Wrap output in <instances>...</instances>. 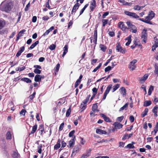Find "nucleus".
<instances>
[{"label":"nucleus","instance_id":"f257e3e1","mask_svg":"<svg viewBox=\"0 0 158 158\" xmlns=\"http://www.w3.org/2000/svg\"><path fill=\"white\" fill-rule=\"evenodd\" d=\"M12 6V4L11 2L5 1L2 2L1 4L0 8L2 11L9 13L11 10Z\"/></svg>","mask_w":158,"mask_h":158},{"label":"nucleus","instance_id":"f03ea898","mask_svg":"<svg viewBox=\"0 0 158 158\" xmlns=\"http://www.w3.org/2000/svg\"><path fill=\"white\" fill-rule=\"evenodd\" d=\"M126 23L128 27L127 29H130V31L132 32L136 33L137 31V28L135 26L129 21L127 22Z\"/></svg>","mask_w":158,"mask_h":158},{"label":"nucleus","instance_id":"7ed1b4c3","mask_svg":"<svg viewBox=\"0 0 158 158\" xmlns=\"http://www.w3.org/2000/svg\"><path fill=\"white\" fill-rule=\"evenodd\" d=\"M147 30L144 29L141 34V40L142 44H145L146 42L147 39L148 35L147 32Z\"/></svg>","mask_w":158,"mask_h":158},{"label":"nucleus","instance_id":"20e7f679","mask_svg":"<svg viewBox=\"0 0 158 158\" xmlns=\"http://www.w3.org/2000/svg\"><path fill=\"white\" fill-rule=\"evenodd\" d=\"M89 100V98H87L81 103L80 106V112H82L85 109L86 107V104Z\"/></svg>","mask_w":158,"mask_h":158},{"label":"nucleus","instance_id":"39448f33","mask_svg":"<svg viewBox=\"0 0 158 158\" xmlns=\"http://www.w3.org/2000/svg\"><path fill=\"white\" fill-rule=\"evenodd\" d=\"M155 15V14L152 11H151L149 12L148 15L145 17V19H147L148 22V24H152L150 21L154 17Z\"/></svg>","mask_w":158,"mask_h":158},{"label":"nucleus","instance_id":"423d86ee","mask_svg":"<svg viewBox=\"0 0 158 158\" xmlns=\"http://www.w3.org/2000/svg\"><path fill=\"white\" fill-rule=\"evenodd\" d=\"M137 62L136 60L134 59L131 61L129 65L128 68L131 70L133 71L135 70L136 68L135 64Z\"/></svg>","mask_w":158,"mask_h":158},{"label":"nucleus","instance_id":"0eeeda50","mask_svg":"<svg viewBox=\"0 0 158 158\" xmlns=\"http://www.w3.org/2000/svg\"><path fill=\"white\" fill-rule=\"evenodd\" d=\"M125 14L127 15L130 16L135 19H139V17L136 13L129 12L128 11H125Z\"/></svg>","mask_w":158,"mask_h":158},{"label":"nucleus","instance_id":"6e6552de","mask_svg":"<svg viewBox=\"0 0 158 158\" xmlns=\"http://www.w3.org/2000/svg\"><path fill=\"white\" fill-rule=\"evenodd\" d=\"M112 85L111 84H110L107 87L105 92L103 95L102 98L103 100H104L106 99L107 95L109 93L110 89L112 88Z\"/></svg>","mask_w":158,"mask_h":158},{"label":"nucleus","instance_id":"1a4fd4ad","mask_svg":"<svg viewBox=\"0 0 158 158\" xmlns=\"http://www.w3.org/2000/svg\"><path fill=\"white\" fill-rule=\"evenodd\" d=\"M116 49L118 52H120L122 53L123 54L125 53V50L123 49L119 44L117 45Z\"/></svg>","mask_w":158,"mask_h":158},{"label":"nucleus","instance_id":"9d476101","mask_svg":"<svg viewBox=\"0 0 158 158\" xmlns=\"http://www.w3.org/2000/svg\"><path fill=\"white\" fill-rule=\"evenodd\" d=\"M119 27L123 31H125L126 29H127V27L125 25L123 22H119L118 24Z\"/></svg>","mask_w":158,"mask_h":158},{"label":"nucleus","instance_id":"9b49d317","mask_svg":"<svg viewBox=\"0 0 158 158\" xmlns=\"http://www.w3.org/2000/svg\"><path fill=\"white\" fill-rule=\"evenodd\" d=\"M94 34L93 42L96 44L97 39V30L96 27L94 29Z\"/></svg>","mask_w":158,"mask_h":158},{"label":"nucleus","instance_id":"f8f14e48","mask_svg":"<svg viewBox=\"0 0 158 158\" xmlns=\"http://www.w3.org/2000/svg\"><path fill=\"white\" fill-rule=\"evenodd\" d=\"M91 151V149H89L87 151L86 153L82 155L81 158H87L89 157L90 155Z\"/></svg>","mask_w":158,"mask_h":158},{"label":"nucleus","instance_id":"ddd939ff","mask_svg":"<svg viewBox=\"0 0 158 158\" xmlns=\"http://www.w3.org/2000/svg\"><path fill=\"white\" fill-rule=\"evenodd\" d=\"M148 75L147 74H145L142 77L139 79V81L141 83H143L147 79Z\"/></svg>","mask_w":158,"mask_h":158},{"label":"nucleus","instance_id":"4468645a","mask_svg":"<svg viewBox=\"0 0 158 158\" xmlns=\"http://www.w3.org/2000/svg\"><path fill=\"white\" fill-rule=\"evenodd\" d=\"M119 91L122 95L124 97L126 94V90L124 87H121L119 90Z\"/></svg>","mask_w":158,"mask_h":158},{"label":"nucleus","instance_id":"2eb2a0df","mask_svg":"<svg viewBox=\"0 0 158 158\" xmlns=\"http://www.w3.org/2000/svg\"><path fill=\"white\" fill-rule=\"evenodd\" d=\"M44 77H42V76L37 74L35 76L34 80L36 82H40L41 81V78H44Z\"/></svg>","mask_w":158,"mask_h":158},{"label":"nucleus","instance_id":"dca6fc26","mask_svg":"<svg viewBox=\"0 0 158 158\" xmlns=\"http://www.w3.org/2000/svg\"><path fill=\"white\" fill-rule=\"evenodd\" d=\"M96 133L100 135L106 134H107V132L106 131L99 129H96Z\"/></svg>","mask_w":158,"mask_h":158},{"label":"nucleus","instance_id":"f3484780","mask_svg":"<svg viewBox=\"0 0 158 158\" xmlns=\"http://www.w3.org/2000/svg\"><path fill=\"white\" fill-rule=\"evenodd\" d=\"M113 125L114 126V127L116 129H120L122 127L123 125L118 122H115L114 123Z\"/></svg>","mask_w":158,"mask_h":158},{"label":"nucleus","instance_id":"a211bd4d","mask_svg":"<svg viewBox=\"0 0 158 158\" xmlns=\"http://www.w3.org/2000/svg\"><path fill=\"white\" fill-rule=\"evenodd\" d=\"M96 5V2L94 0L92 2L90 5V9L91 10L90 11H92L94 9Z\"/></svg>","mask_w":158,"mask_h":158},{"label":"nucleus","instance_id":"6ab92c4d","mask_svg":"<svg viewBox=\"0 0 158 158\" xmlns=\"http://www.w3.org/2000/svg\"><path fill=\"white\" fill-rule=\"evenodd\" d=\"M132 135V134H125L122 138V140H123L127 139H129L131 137V136Z\"/></svg>","mask_w":158,"mask_h":158},{"label":"nucleus","instance_id":"aec40b11","mask_svg":"<svg viewBox=\"0 0 158 158\" xmlns=\"http://www.w3.org/2000/svg\"><path fill=\"white\" fill-rule=\"evenodd\" d=\"M98 106L96 104H94L92 107V111L94 112L98 111L97 109Z\"/></svg>","mask_w":158,"mask_h":158},{"label":"nucleus","instance_id":"412c9836","mask_svg":"<svg viewBox=\"0 0 158 158\" xmlns=\"http://www.w3.org/2000/svg\"><path fill=\"white\" fill-rule=\"evenodd\" d=\"M64 49L63 53L62 55V56L63 57L68 52V46L65 45L64 48Z\"/></svg>","mask_w":158,"mask_h":158},{"label":"nucleus","instance_id":"4be33fe9","mask_svg":"<svg viewBox=\"0 0 158 158\" xmlns=\"http://www.w3.org/2000/svg\"><path fill=\"white\" fill-rule=\"evenodd\" d=\"M100 115L103 118L105 121L107 122H110V120L109 118L107 117L105 115L103 114H101Z\"/></svg>","mask_w":158,"mask_h":158},{"label":"nucleus","instance_id":"5701e85b","mask_svg":"<svg viewBox=\"0 0 158 158\" xmlns=\"http://www.w3.org/2000/svg\"><path fill=\"white\" fill-rule=\"evenodd\" d=\"M37 125L36 124H35V125L33 127L31 133L29 134V135L34 134L36 131L37 129Z\"/></svg>","mask_w":158,"mask_h":158},{"label":"nucleus","instance_id":"b1692460","mask_svg":"<svg viewBox=\"0 0 158 158\" xmlns=\"http://www.w3.org/2000/svg\"><path fill=\"white\" fill-rule=\"evenodd\" d=\"M99 47L101 50L103 52H105L107 48L106 46L102 44H100L99 45Z\"/></svg>","mask_w":158,"mask_h":158},{"label":"nucleus","instance_id":"393cba45","mask_svg":"<svg viewBox=\"0 0 158 158\" xmlns=\"http://www.w3.org/2000/svg\"><path fill=\"white\" fill-rule=\"evenodd\" d=\"M154 73L155 75L158 76V64H156L155 66Z\"/></svg>","mask_w":158,"mask_h":158},{"label":"nucleus","instance_id":"a878e982","mask_svg":"<svg viewBox=\"0 0 158 158\" xmlns=\"http://www.w3.org/2000/svg\"><path fill=\"white\" fill-rule=\"evenodd\" d=\"M12 156L13 158H18L19 156V155L17 152H13Z\"/></svg>","mask_w":158,"mask_h":158},{"label":"nucleus","instance_id":"bb28decb","mask_svg":"<svg viewBox=\"0 0 158 158\" xmlns=\"http://www.w3.org/2000/svg\"><path fill=\"white\" fill-rule=\"evenodd\" d=\"M78 3H77L76 4L73 6L72 10V12H75L76 11V10L78 9Z\"/></svg>","mask_w":158,"mask_h":158},{"label":"nucleus","instance_id":"cd10ccee","mask_svg":"<svg viewBox=\"0 0 158 158\" xmlns=\"http://www.w3.org/2000/svg\"><path fill=\"white\" fill-rule=\"evenodd\" d=\"M126 39L127 40V42L126 43L125 45L126 46H128L130 44L131 42V36H129Z\"/></svg>","mask_w":158,"mask_h":158},{"label":"nucleus","instance_id":"c85d7f7f","mask_svg":"<svg viewBox=\"0 0 158 158\" xmlns=\"http://www.w3.org/2000/svg\"><path fill=\"white\" fill-rule=\"evenodd\" d=\"M151 102L150 101H146L144 102L143 106H148L151 105Z\"/></svg>","mask_w":158,"mask_h":158},{"label":"nucleus","instance_id":"c756f323","mask_svg":"<svg viewBox=\"0 0 158 158\" xmlns=\"http://www.w3.org/2000/svg\"><path fill=\"white\" fill-rule=\"evenodd\" d=\"M6 24L4 20H0V29L4 27Z\"/></svg>","mask_w":158,"mask_h":158},{"label":"nucleus","instance_id":"7c9ffc66","mask_svg":"<svg viewBox=\"0 0 158 158\" xmlns=\"http://www.w3.org/2000/svg\"><path fill=\"white\" fill-rule=\"evenodd\" d=\"M118 1L122 3L123 5H130L131 4L130 3H128L125 1L124 0H118Z\"/></svg>","mask_w":158,"mask_h":158},{"label":"nucleus","instance_id":"2f4dec72","mask_svg":"<svg viewBox=\"0 0 158 158\" xmlns=\"http://www.w3.org/2000/svg\"><path fill=\"white\" fill-rule=\"evenodd\" d=\"M128 105V103H126L123 107H122L120 108L119 111H122L124 110H127V108Z\"/></svg>","mask_w":158,"mask_h":158},{"label":"nucleus","instance_id":"473e14b6","mask_svg":"<svg viewBox=\"0 0 158 158\" xmlns=\"http://www.w3.org/2000/svg\"><path fill=\"white\" fill-rule=\"evenodd\" d=\"M39 43V41H37L35 43L33 44L30 47L29 49H32L35 47L36 45Z\"/></svg>","mask_w":158,"mask_h":158},{"label":"nucleus","instance_id":"72a5a7b5","mask_svg":"<svg viewBox=\"0 0 158 158\" xmlns=\"http://www.w3.org/2000/svg\"><path fill=\"white\" fill-rule=\"evenodd\" d=\"M21 80L27 83H31V80L25 77L22 78Z\"/></svg>","mask_w":158,"mask_h":158},{"label":"nucleus","instance_id":"f704fd0d","mask_svg":"<svg viewBox=\"0 0 158 158\" xmlns=\"http://www.w3.org/2000/svg\"><path fill=\"white\" fill-rule=\"evenodd\" d=\"M120 86V85L119 84H117L113 86V89L112 91V92H114L115 91L118 89L119 88Z\"/></svg>","mask_w":158,"mask_h":158},{"label":"nucleus","instance_id":"c9c22d12","mask_svg":"<svg viewBox=\"0 0 158 158\" xmlns=\"http://www.w3.org/2000/svg\"><path fill=\"white\" fill-rule=\"evenodd\" d=\"M148 111V108L145 109L144 111L141 114L142 117H143L147 115Z\"/></svg>","mask_w":158,"mask_h":158},{"label":"nucleus","instance_id":"e433bc0d","mask_svg":"<svg viewBox=\"0 0 158 158\" xmlns=\"http://www.w3.org/2000/svg\"><path fill=\"white\" fill-rule=\"evenodd\" d=\"M74 139H71L69 142V147H72L74 144Z\"/></svg>","mask_w":158,"mask_h":158},{"label":"nucleus","instance_id":"4c0bfd02","mask_svg":"<svg viewBox=\"0 0 158 158\" xmlns=\"http://www.w3.org/2000/svg\"><path fill=\"white\" fill-rule=\"evenodd\" d=\"M108 21V20L107 19H103L102 20V26L104 27L105 25L107 24Z\"/></svg>","mask_w":158,"mask_h":158},{"label":"nucleus","instance_id":"58836bf2","mask_svg":"<svg viewBox=\"0 0 158 158\" xmlns=\"http://www.w3.org/2000/svg\"><path fill=\"white\" fill-rule=\"evenodd\" d=\"M154 40L155 43L154 45L156 46V47H158V39L156 37H155L154 38Z\"/></svg>","mask_w":158,"mask_h":158},{"label":"nucleus","instance_id":"ea45409f","mask_svg":"<svg viewBox=\"0 0 158 158\" xmlns=\"http://www.w3.org/2000/svg\"><path fill=\"white\" fill-rule=\"evenodd\" d=\"M153 89H154V88L152 86V85L150 86L149 88V89L148 92V94L149 95H151L152 91L153 90Z\"/></svg>","mask_w":158,"mask_h":158},{"label":"nucleus","instance_id":"a19ab883","mask_svg":"<svg viewBox=\"0 0 158 158\" xmlns=\"http://www.w3.org/2000/svg\"><path fill=\"white\" fill-rule=\"evenodd\" d=\"M71 109L70 108V107L69 108L67 111L66 114V117H68L69 116L71 113Z\"/></svg>","mask_w":158,"mask_h":158},{"label":"nucleus","instance_id":"79ce46f5","mask_svg":"<svg viewBox=\"0 0 158 158\" xmlns=\"http://www.w3.org/2000/svg\"><path fill=\"white\" fill-rule=\"evenodd\" d=\"M88 5L89 4H87L84 6L83 9L81 10L80 13V15H81L83 13V12L84 11L85 9L88 7Z\"/></svg>","mask_w":158,"mask_h":158},{"label":"nucleus","instance_id":"37998d69","mask_svg":"<svg viewBox=\"0 0 158 158\" xmlns=\"http://www.w3.org/2000/svg\"><path fill=\"white\" fill-rule=\"evenodd\" d=\"M67 154V152H64L60 156V158H67V156H66Z\"/></svg>","mask_w":158,"mask_h":158},{"label":"nucleus","instance_id":"c03bdc74","mask_svg":"<svg viewBox=\"0 0 158 158\" xmlns=\"http://www.w3.org/2000/svg\"><path fill=\"white\" fill-rule=\"evenodd\" d=\"M102 65V63H99V65L96 68H95L93 71V72H96L99 68H100V67H101Z\"/></svg>","mask_w":158,"mask_h":158},{"label":"nucleus","instance_id":"a18cd8bd","mask_svg":"<svg viewBox=\"0 0 158 158\" xmlns=\"http://www.w3.org/2000/svg\"><path fill=\"white\" fill-rule=\"evenodd\" d=\"M11 135L9 132H7L6 134V138L7 139H9L11 138Z\"/></svg>","mask_w":158,"mask_h":158},{"label":"nucleus","instance_id":"49530a36","mask_svg":"<svg viewBox=\"0 0 158 158\" xmlns=\"http://www.w3.org/2000/svg\"><path fill=\"white\" fill-rule=\"evenodd\" d=\"M158 109V107L157 106H154L152 110V112L154 113H157V110Z\"/></svg>","mask_w":158,"mask_h":158},{"label":"nucleus","instance_id":"de8ad7c7","mask_svg":"<svg viewBox=\"0 0 158 158\" xmlns=\"http://www.w3.org/2000/svg\"><path fill=\"white\" fill-rule=\"evenodd\" d=\"M42 144H40L38 147L37 152L41 154V152H42L41 148H42Z\"/></svg>","mask_w":158,"mask_h":158},{"label":"nucleus","instance_id":"09e8293b","mask_svg":"<svg viewBox=\"0 0 158 158\" xmlns=\"http://www.w3.org/2000/svg\"><path fill=\"white\" fill-rule=\"evenodd\" d=\"M140 6L138 5H136L134 6V9L135 10H140Z\"/></svg>","mask_w":158,"mask_h":158},{"label":"nucleus","instance_id":"8fccbe9b","mask_svg":"<svg viewBox=\"0 0 158 158\" xmlns=\"http://www.w3.org/2000/svg\"><path fill=\"white\" fill-rule=\"evenodd\" d=\"M56 47V46L54 44H52L50 45L49 47V48L51 50H53L55 49Z\"/></svg>","mask_w":158,"mask_h":158},{"label":"nucleus","instance_id":"3c124183","mask_svg":"<svg viewBox=\"0 0 158 158\" xmlns=\"http://www.w3.org/2000/svg\"><path fill=\"white\" fill-rule=\"evenodd\" d=\"M60 147V144L56 143L54 146V149L55 150H57Z\"/></svg>","mask_w":158,"mask_h":158},{"label":"nucleus","instance_id":"603ef678","mask_svg":"<svg viewBox=\"0 0 158 158\" xmlns=\"http://www.w3.org/2000/svg\"><path fill=\"white\" fill-rule=\"evenodd\" d=\"M126 147L129 148H134V147L133 145V144L131 143L128 144Z\"/></svg>","mask_w":158,"mask_h":158},{"label":"nucleus","instance_id":"864d4df0","mask_svg":"<svg viewBox=\"0 0 158 158\" xmlns=\"http://www.w3.org/2000/svg\"><path fill=\"white\" fill-rule=\"evenodd\" d=\"M34 72L36 74H40L41 73V71L39 69H35Z\"/></svg>","mask_w":158,"mask_h":158},{"label":"nucleus","instance_id":"5fc2aeb1","mask_svg":"<svg viewBox=\"0 0 158 158\" xmlns=\"http://www.w3.org/2000/svg\"><path fill=\"white\" fill-rule=\"evenodd\" d=\"M26 112V111L25 110L23 109L20 112V114L21 115H22L23 116H24L25 115Z\"/></svg>","mask_w":158,"mask_h":158},{"label":"nucleus","instance_id":"6e6d98bb","mask_svg":"<svg viewBox=\"0 0 158 158\" xmlns=\"http://www.w3.org/2000/svg\"><path fill=\"white\" fill-rule=\"evenodd\" d=\"M25 31L26 30H23L20 31L18 34V35L19 36H22L23 35V34H24Z\"/></svg>","mask_w":158,"mask_h":158},{"label":"nucleus","instance_id":"4d7b16f0","mask_svg":"<svg viewBox=\"0 0 158 158\" xmlns=\"http://www.w3.org/2000/svg\"><path fill=\"white\" fill-rule=\"evenodd\" d=\"M35 95V92H34L29 97V98L30 100H32L34 98Z\"/></svg>","mask_w":158,"mask_h":158},{"label":"nucleus","instance_id":"13d9d810","mask_svg":"<svg viewBox=\"0 0 158 158\" xmlns=\"http://www.w3.org/2000/svg\"><path fill=\"white\" fill-rule=\"evenodd\" d=\"M64 123H62L60 125V126L59 127V131H62L64 127Z\"/></svg>","mask_w":158,"mask_h":158},{"label":"nucleus","instance_id":"bf43d9fd","mask_svg":"<svg viewBox=\"0 0 158 158\" xmlns=\"http://www.w3.org/2000/svg\"><path fill=\"white\" fill-rule=\"evenodd\" d=\"M112 68L110 66H108L105 69V71L106 72H107L111 70Z\"/></svg>","mask_w":158,"mask_h":158},{"label":"nucleus","instance_id":"052dcab7","mask_svg":"<svg viewBox=\"0 0 158 158\" xmlns=\"http://www.w3.org/2000/svg\"><path fill=\"white\" fill-rule=\"evenodd\" d=\"M39 130H40L41 132V134H42L44 131V126L42 125H41L39 127Z\"/></svg>","mask_w":158,"mask_h":158},{"label":"nucleus","instance_id":"680f3d73","mask_svg":"<svg viewBox=\"0 0 158 158\" xmlns=\"http://www.w3.org/2000/svg\"><path fill=\"white\" fill-rule=\"evenodd\" d=\"M109 15V12H106L104 13L103 15H102V18L103 19H104L108 15Z\"/></svg>","mask_w":158,"mask_h":158},{"label":"nucleus","instance_id":"e2e57ef3","mask_svg":"<svg viewBox=\"0 0 158 158\" xmlns=\"http://www.w3.org/2000/svg\"><path fill=\"white\" fill-rule=\"evenodd\" d=\"M114 56H112L108 60H107V61L105 63V65L106 66L110 62V61L112 60V57Z\"/></svg>","mask_w":158,"mask_h":158},{"label":"nucleus","instance_id":"0e129e2a","mask_svg":"<svg viewBox=\"0 0 158 158\" xmlns=\"http://www.w3.org/2000/svg\"><path fill=\"white\" fill-rule=\"evenodd\" d=\"M80 143L82 145H84L85 143V141L82 138H80Z\"/></svg>","mask_w":158,"mask_h":158},{"label":"nucleus","instance_id":"69168bd1","mask_svg":"<svg viewBox=\"0 0 158 158\" xmlns=\"http://www.w3.org/2000/svg\"><path fill=\"white\" fill-rule=\"evenodd\" d=\"M129 119L131 123H133L134 121V118L132 116H131L130 117Z\"/></svg>","mask_w":158,"mask_h":158},{"label":"nucleus","instance_id":"338daca9","mask_svg":"<svg viewBox=\"0 0 158 158\" xmlns=\"http://www.w3.org/2000/svg\"><path fill=\"white\" fill-rule=\"evenodd\" d=\"M75 132V131L74 130H73V131H71V132H70L69 134V137H71L72 136H73V135L74 134V133Z\"/></svg>","mask_w":158,"mask_h":158},{"label":"nucleus","instance_id":"774afa93","mask_svg":"<svg viewBox=\"0 0 158 158\" xmlns=\"http://www.w3.org/2000/svg\"><path fill=\"white\" fill-rule=\"evenodd\" d=\"M108 34L111 37H113L114 35V33L113 31H110Z\"/></svg>","mask_w":158,"mask_h":158}]
</instances>
